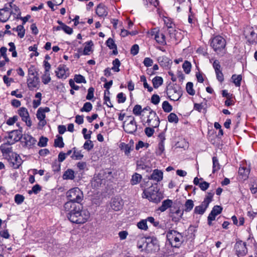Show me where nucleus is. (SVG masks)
Segmentation results:
<instances>
[{
  "instance_id": "obj_1",
  "label": "nucleus",
  "mask_w": 257,
  "mask_h": 257,
  "mask_svg": "<svg viewBox=\"0 0 257 257\" xmlns=\"http://www.w3.org/2000/svg\"><path fill=\"white\" fill-rule=\"evenodd\" d=\"M141 187L143 190V198L148 199L154 203H158L162 199V195L159 192L157 183L153 184L148 181L142 183Z\"/></svg>"
},
{
  "instance_id": "obj_2",
  "label": "nucleus",
  "mask_w": 257,
  "mask_h": 257,
  "mask_svg": "<svg viewBox=\"0 0 257 257\" xmlns=\"http://www.w3.org/2000/svg\"><path fill=\"white\" fill-rule=\"evenodd\" d=\"M210 46L218 55L222 56L226 53V41L220 36H216L211 39Z\"/></svg>"
},
{
  "instance_id": "obj_3",
  "label": "nucleus",
  "mask_w": 257,
  "mask_h": 257,
  "mask_svg": "<svg viewBox=\"0 0 257 257\" xmlns=\"http://www.w3.org/2000/svg\"><path fill=\"white\" fill-rule=\"evenodd\" d=\"M167 238L172 247H179L182 243V236L178 232L171 230L167 234Z\"/></svg>"
},
{
  "instance_id": "obj_4",
  "label": "nucleus",
  "mask_w": 257,
  "mask_h": 257,
  "mask_svg": "<svg viewBox=\"0 0 257 257\" xmlns=\"http://www.w3.org/2000/svg\"><path fill=\"white\" fill-rule=\"evenodd\" d=\"M66 195L68 199L74 203H79L83 199V192L78 187H75L70 189L67 192Z\"/></svg>"
},
{
  "instance_id": "obj_5",
  "label": "nucleus",
  "mask_w": 257,
  "mask_h": 257,
  "mask_svg": "<svg viewBox=\"0 0 257 257\" xmlns=\"http://www.w3.org/2000/svg\"><path fill=\"white\" fill-rule=\"evenodd\" d=\"M113 178L112 173L109 169L100 171L98 176L95 178L92 184L95 187H98L102 184L103 180H111Z\"/></svg>"
},
{
  "instance_id": "obj_6",
  "label": "nucleus",
  "mask_w": 257,
  "mask_h": 257,
  "mask_svg": "<svg viewBox=\"0 0 257 257\" xmlns=\"http://www.w3.org/2000/svg\"><path fill=\"white\" fill-rule=\"evenodd\" d=\"M180 206L179 203H174L170 209L169 215L174 222L178 221L183 214V210L180 208Z\"/></svg>"
},
{
  "instance_id": "obj_7",
  "label": "nucleus",
  "mask_w": 257,
  "mask_h": 257,
  "mask_svg": "<svg viewBox=\"0 0 257 257\" xmlns=\"http://www.w3.org/2000/svg\"><path fill=\"white\" fill-rule=\"evenodd\" d=\"M22 132V127H20V130H13L10 132L8 137L5 138L6 139H7V144L9 145H12L19 141L23 137Z\"/></svg>"
},
{
  "instance_id": "obj_8",
  "label": "nucleus",
  "mask_w": 257,
  "mask_h": 257,
  "mask_svg": "<svg viewBox=\"0 0 257 257\" xmlns=\"http://www.w3.org/2000/svg\"><path fill=\"white\" fill-rule=\"evenodd\" d=\"M6 159L9 162L11 167L15 169H18L22 163V160L20 156L15 153L9 155L8 157H6Z\"/></svg>"
},
{
  "instance_id": "obj_9",
  "label": "nucleus",
  "mask_w": 257,
  "mask_h": 257,
  "mask_svg": "<svg viewBox=\"0 0 257 257\" xmlns=\"http://www.w3.org/2000/svg\"><path fill=\"white\" fill-rule=\"evenodd\" d=\"M234 249L238 257H243L247 253L246 243L241 240H238L235 244Z\"/></svg>"
},
{
  "instance_id": "obj_10",
  "label": "nucleus",
  "mask_w": 257,
  "mask_h": 257,
  "mask_svg": "<svg viewBox=\"0 0 257 257\" xmlns=\"http://www.w3.org/2000/svg\"><path fill=\"white\" fill-rule=\"evenodd\" d=\"M166 93L171 100L177 101L181 96V91L178 88L172 86L167 88Z\"/></svg>"
},
{
  "instance_id": "obj_11",
  "label": "nucleus",
  "mask_w": 257,
  "mask_h": 257,
  "mask_svg": "<svg viewBox=\"0 0 257 257\" xmlns=\"http://www.w3.org/2000/svg\"><path fill=\"white\" fill-rule=\"evenodd\" d=\"M147 117L146 123L148 125L152 127H158L159 126L160 119L155 111L150 110Z\"/></svg>"
},
{
  "instance_id": "obj_12",
  "label": "nucleus",
  "mask_w": 257,
  "mask_h": 257,
  "mask_svg": "<svg viewBox=\"0 0 257 257\" xmlns=\"http://www.w3.org/2000/svg\"><path fill=\"white\" fill-rule=\"evenodd\" d=\"M243 34L249 44H253L257 41V34L254 32L252 27H246L244 29Z\"/></svg>"
},
{
  "instance_id": "obj_13",
  "label": "nucleus",
  "mask_w": 257,
  "mask_h": 257,
  "mask_svg": "<svg viewBox=\"0 0 257 257\" xmlns=\"http://www.w3.org/2000/svg\"><path fill=\"white\" fill-rule=\"evenodd\" d=\"M147 240L148 241L146 240V245L145 248L147 252H152L159 249L158 241L156 238H148Z\"/></svg>"
},
{
  "instance_id": "obj_14",
  "label": "nucleus",
  "mask_w": 257,
  "mask_h": 257,
  "mask_svg": "<svg viewBox=\"0 0 257 257\" xmlns=\"http://www.w3.org/2000/svg\"><path fill=\"white\" fill-rule=\"evenodd\" d=\"M10 7L9 5L6 4L3 9H0V22L6 23L10 19L11 16Z\"/></svg>"
},
{
  "instance_id": "obj_15",
  "label": "nucleus",
  "mask_w": 257,
  "mask_h": 257,
  "mask_svg": "<svg viewBox=\"0 0 257 257\" xmlns=\"http://www.w3.org/2000/svg\"><path fill=\"white\" fill-rule=\"evenodd\" d=\"M128 117L131 118V120H130V122L127 123L125 125L123 124V127L124 131L126 133L132 134L137 131L138 125L134 117L130 116Z\"/></svg>"
},
{
  "instance_id": "obj_16",
  "label": "nucleus",
  "mask_w": 257,
  "mask_h": 257,
  "mask_svg": "<svg viewBox=\"0 0 257 257\" xmlns=\"http://www.w3.org/2000/svg\"><path fill=\"white\" fill-rule=\"evenodd\" d=\"M18 113L22 117L23 121H25L26 125L28 126L32 125V121L30 118V116L28 110L25 107H21L18 110Z\"/></svg>"
},
{
  "instance_id": "obj_17",
  "label": "nucleus",
  "mask_w": 257,
  "mask_h": 257,
  "mask_svg": "<svg viewBox=\"0 0 257 257\" xmlns=\"http://www.w3.org/2000/svg\"><path fill=\"white\" fill-rule=\"evenodd\" d=\"M79 212L80 215H79L78 218L76 219V220H77L78 224H83L86 222L90 217V213L89 211L86 209H82L81 206L80 205Z\"/></svg>"
},
{
  "instance_id": "obj_18",
  "label": "nucleus",
  "mask_w": 257,
  "mask_h": 257,
  "mask_svg": "<svg viewBox=\"0 0 257 257\" xmlns=\"http://www.w3.org/2000/svg\"><path fill=\"white\" fill-rule=\"evenodd\" d=\"M123 206V200L120 197L116 196L112 199L110 204L111 208L114 211H119Z\"/></svg>"
},
{
  "instance_id": "obj_19",
  "label": "nucleus",
  "mask_w": 257,
  "mask_h": 257,
  "mask_svg": "<svg viewBox=\"0 0 257 257\" xmlns=\"http://www.w3.org/2000/svg\"><path fill=\"white\" fill-rule=\"evenodd\" d=\"M80 205H78V207L75 209L70 211V212H68L67 214V217L68 219L72 222L78 224L77 220L76 219L78 218L79 215H80L79 211Z\"/></svg>"
},
{
  "instance_id": "obj_20",
  "label": "nucleus",
  "mask_w": 257,
  "mask_h": 257,
  "mask_svg": "<svg viewBox=\"0 0 257 257\" xmlns=\"http://www.w3.org/2000/svg\"><path fill=\"white\" fill-rule=\"evenodd\" d=\"M163 178V172L158 169H155L152 174L149 177V180H152L156 182V183L161 181Z\"/></svg>"
},
{
  "instance_id": "obj_21",
  "label": "nucleus",
  "mask_w": 257,
  "mask_h": 257,
  "mask_svg": "<svg viewBox=\"0 0 257 257\" xmlns=\"http://www.w3.org/2000/svg\"><path fill=\"white\" fill-rule=\"evenodd\" d=\"M39 78L37 76L28 77L27 79L28 87L30 90H33L39 85Z\"/></svg>"
},
{
  "instance_id": "obj_22",
  "label": "nucleus",
  "mask_w": 257,
  "mask_h": 257,
  "mask_svg": "<svg viewBox=\"0 0 257 257\" xmlns=\"http://www.w3.org/2000/svg\"><path fill=\"white\" fill-rule=\"evenodd\" d=\"M22 139H23L22 142L24 143L25 146L28 148L33 146L36 142V140L33 137L28 134H24Z\"/></svg>"
},
{
  "instance_id": "obj_23",
  "label": "nucleus",
  "mask_w": 257,
  "mask_h": 257,
  "mask_svg": "<svg viewBox=\"0 0 257 257\" xmlns=\"http://www.w3.org/2000/svg\"><path fill=\"white\" fill-rule=\"evenodd\" d=\"M250 170L244 167H240L238 170L239 178L241 181L246 180L248 177Z\"/></svg>"
},
{
  "instance_id": "obj_24",
  "label": "nucleus",
  "mask_w": 257,
  "mask_h": 257,
  "mask_svg": "<svg viewBox=\"0 0 257 257\" xmlns=\"http://www.w3.org/2000/svg\"><path fill=\"white\" fill-rule=\"evenodd\" d=\"M200 180L202 181V178L198 179L197 177L194 178V184L198 185L202 191L206 190L209 187L210 184L206 181L199 182Z\"/></svg>"
},
{
  "instance_id": "obj_25",
  "label": "nucleus",
  "mask_w": 257,
  "mask_h": 257,
  "mask_svg": "<svg viewBox=\"0 0 257 257\" xmlns=\"http://www.w3.org/2000/svg\"><path fill=\"white\" fill-rule=\"evenodd\" d=\"M173 201L171 200L168 199L165 200L162 202L161 206L159 207L158 210L162 212H164L168 208L171 209V207L173 206Z\"/></svg>"
},
{
  "instance_id": "obj_26",
  "label": "nucleus",
  "mask_w": 257,
  "mask_h": 257,
  "mask_svg": "<svg viewBox=\"0 0 257 257\" xmlns=\"http://www.w3.org/2000/svg\"><path fill=\"white\" fill-rule=\"evenodd\" d=\"M66 69L67 68L65 65H60L57 68V71H56L57 76L58 78L62 79H65L67 78V75L66 73Z\"/></svg>"
},
{
  "instance_id": "obj_27",
  "label": "nucleus",
  "mask_w": 257,
  "mask_h": 257,
  "mask_svg": "<svg viewBox=\"0 0 257 257\" xmlns=\"http://www.w3.org/2000/svg\"><path fill=\"white\" fill-rule=\"evenodd\" d=\"M96 13L99 17H105L107 15V8L103 5L99 4L96 9Z\"/></svg>"
},
{
  "instance_id": "obj_28",
  "label": "nucleus",
  "mask_w": 257,
  "mask_h": 257,
  "mask_svg": "<svg viewBox=\"0 0 257 257\" xmlns=\"http://www.w3.org/2000/svg\"><path fill=\"white\" fill-rule=\"evenodd\" d=\"M7 145H9L7 144L6 142L4 144H2L0 147L1 150L5 158L6 157H8L9 155H11V154L14 153L12 151V147H7Z\"/></svg>"
},
{
  "instance_id": "obj_29",
  "label": "nucleus",
  "mask_w": 257,
  "mask_h": 257,
  "mask_svg": "<svg viewBox=\"0 0 257 257\" xmlns=\"http://www.w3.org/2000/svg\"><path fill=\"white\" fill-rule=\"evenodd\" d=\"M86 43L87 45L85 46L84 49L83 50L79 49L78 50V52L82 53L81 54H83V55H89L90 52L92 51L91 46L93 45V43L90 41Z\"/></svg>"
},
{
  "instance_id": "obj_30",
  "label": "nucleus",
  "mask_w": 257,
  "mask_h": 257,
  "mask_svg": "<svg viewBox=\"0 0 257 257\" xmlns=\"http://www.w3.org/2000/svg\"><path fill=\"white\" fill-rule=\"evenodd\" d=\"M142 179V176L141 174L135 173L132 176L130 180V183L132 185H135L139 184Z\"/></svg>"
},
{
  "instance_id": "obj_31",
  "label": "nucleus",
  "mask_w": 257,
  "mask_h": 257,
  "mask_svg": "<svg viewBox=\"0 0 257 257\" xmlns=\"http://www.w3.org/2000/svg\"><path fill=\"white\" fill-rule=\"evenodd\" d=\"M78 207V205H76L74 202L69 200L64 205V209L66 211L70 212L72 210L75 209Z\"/></svg>"
},
{
  "instance_id": "obj_32",
  "label": "nucleus",
  "mask_w": 257,
  "mask_h": 257,
  "mask_svg": "<svg viewBox=\"0 0 257 257\" xmlns=\"http://www.w3.org/2000/svg\"><path fill=\"white\" fill-rule=\"evenodd\" d=\"M6 4L11 6L10 13L11 15H16L17 16H20L21 12L18 7L16 5L13 4L12 2H10Z\"/></svg>"
},
{
  "instance_id": "obj_33",
  "label": "nucleus",
  "mask_w": 257,
  "mask_h": 257,
  "mask_svg": "<svg viewBox=\"0 0 257 257\" xmlns=\"http://www.w3.org/2000/svg\"><path fill=\"white\" fill-rule=\"evenodd\" d=\"M74 178V172L70 169H67L63 175V179L64 180H73Z\"/></svg>"
},
{
  "instance_id": "obj_34",
  "label": "nucleus",
  "mask_w": 257,
  "mask_h": 257,
  "mask_svg": "<svg viewBox=\"0 0 257 257\" xmlns=\"http://www.w3.org/2000/svg\"><path fill=\"white\" fill-rule=\"evenodd\" d=\"M208 206V205H206V204L202 202L200 205L197 206L195 208L194 212L197 214L202 215L205 212Z\"/></svg>"
},
{
  "instance_id": "obj_35",
  "label": "nucleus",
  "mask_w": 257,
  "mask_h": 257,
  "mask_svg": "<svg viewBox=\"0 0 257 257\" xmlns=\"http://www.w3.org/2000/svg\"><path fill=\"white\" fill-rule=\"evenodd\" d=\"M163 82V79L160 76H156L152 80L153 86L155 88H158L162 85Z\"/></svg>"
},
{
  "instance_id": "obj_36",
  "label": "nucleus",
  "mask_w": 257,
  "mask_h": 257,
  "mask_svg": "<svg viewBox=\"0 0 257 257\" xmlns=\"http://www.w3.org/2000/svg\"><path fill=\"white\" fill-rule=\"evenodd\" d=\"M231 79L236 87L240 86L242 80V76L241 75L233 74L231 77Z\"/></svg>"
},
{
  "instance_id": "obj_37",
  "label": "nucleus",
  "mask_w": 257,
  "mask_h": 257,
  "mask_svg": "<svg viewBox=\"0 0 257 257\" xmlns=\"http://www.w3.org/2000/svg\"><path fill=\"white\" fill-rule=\"evenodd\" d=\"M154 39L156 42L161 45H165L166 44L165 40V36L163 33H159Z\"/></svg>"
},
{
  "instance_id": "obj_38",
  "label": "nucleus",
  "mask_w": 257,
  "mask_h": 257,
  "mask_svg": "<svg viewBox=\"0 0 257 257\" xmlns=\"http://www.w3.org/2000/svg\"><path fill=\"white\" fill-rule=\"evenodd\" d=\"M73 153L71 156V158L74 160H81L83 157V155L81 154L80 151H77L75 148H73Z\"/></svg>"
},
{
  "instance_id": "obj_39",
  "label": "nucleus",
  "mask_w": 257,
  "mask_h": 257,
  "mask_svg": "<svg viewBox=\"0 0 257 257\" xmlns=\"http://www.w3.org/2000/svg\"><path fill=\"white\" fill-rule=\"evenodd\" d=\"M121 150H123L125 155L128 156L131 150H132V147L131 145L123 143L121 144Z\"/></svg>"
},
{
  "instance_id": "obj_40",
  "label": "nucleus",
  "mask_w": 257,
  "mask_h": 257,
  "mask_svg": "<svg viewBox=\"0 0 257 257\" xmlns=\"http://www.w3.org/2000/svg\"><path fill=\"white\" fill-rule=\"evenodd\" d=\"M13 30L16 31L18 32V35L21 38H22L24 37L25 30L24 28L23 25H19L16 28H14Z\"/></svg>"
},
{
  "instance_id": "obj_41",
  "label": "nucleus",
  "mask_w": 257,
  "mask_h": 257,
  "mask_svg": "<svg viewBox=\"0 0 257 257\" xmlns=\"http://www.w3.org/2000/svg\"><path fill=\"white\" fill-rule=\"evenodd\" d=\"M182 67H183V69L184 72L186 74H188L191 71V67H192L191 63L188 61H185L182 65Z\"/></svg>"
},
{
  "instance_id": "obj_42",
  "label": "nucleus",
  "mask_w": 257,
  "mask_h": 257,
  "mask_svg": "<svg viewBox=\"0 0 257 257\" xmlns=\"http://www.w3.org/2000/svg\"><path fill=\"white\" fill-rule=\"evenodd\" d=\"M213 161V173H215L220 169V165L218 162V160L216 157H213L212 158Z\"/></svg>"
},
{
  "instance_id": "obj_43",
  "label": "nucleus",
  "mask_w": 257,
  "mask_h": 257,
  "mask_svg": "<svg viewBox=\"0 0 257 257\" xmlns=\"http://www.w3.org/2000/svg\"><path fill=\"white\" fill-rule=\"evenodd\" d=\"M54 146L55 147L63 148L64 144L63 142V138L61 136H58L54 141Z\"/></svg>"
},
{
  "instance_id": "obj_44",
  "label": "nucleus",
  "mask_w": 257,
  "mask_h": 257,
  "mask_svg": "<svg viewBox=\"0 0 257 257\" xmlns=\"http://www.w3.org/2000/svg\"><path fill=\"white\" fill-rule=\"evenodd\" d=\"M148 221L147 218L146 219H143L138 223L137 226L139 228L144 230H147L148 227L147 224Z\"/></svg>"
},
{
  "instance_id": "obj_45",
  "label": "nucleus",
  "mask_w": 257,
  "mask_h": 257,
  "mask_svg": "<svg viewBox=\"0 0 257 257\" xmlns=\"http://www.w3.org/2000/svg\"><path fill=\"white\" fill-rule=\"evenodd\" d=\"M162 108L166 112H170L172 110V105L167 101L163 102Z\"/></svg>"
},
{
  "instance_id": "obj_46",
  "label": "nucleus",
  "mask_w": 257,
  "mask_h": 257,
  "mask_svg": "<svg viewBox=\"0 0 257 257\" xmlns=\"http://www.w3.org/2000/svg\"><path fill=\"white\" fill-rule=\"evenodd\" d=\"M112 64L113 67L111 68V69L115 72H119L120 70L119 67L120 65V62L118 59L116 58L115 60H114L112 62Z\"/></svg>"
},
{
  "instance_id": "obj_47",
  "label": "nucleus",
  "mask_w": 257,
  "mask_h": 257,
  "mask_svg": "<svg viewBox=\"0 0 257 257\" xmlns=\"http://www.w3.org/2000/svg\"><path fill=\"white\" fill-rule=\"evenodd\" d=\"M193 208V201L192 200H188L186 202L183 211L189 212Z\"/></svg>"
},
{
  "instance_id": "obj_48",
  "label": "nucleus",
  "mask_w": 257,
  "mask_h": 257,
  "mask_svg": "<svg viewBox=\"0 0 257 257\" xmlns=\"http://www.w3.org/2000/svg\"><path fill=\"white\" fill-rule=\"evenodd\" d=\"M168 120L170 122L177 123L179 121V118L175 113H171L168 116Z\"/></svg>"
},
{
  "instance_id": "obj_49",
  "label": "nucleus",
  "mask_w": 257,
  "mask_h": 257,
  "mask_svg": "<svg viewBox=\"0 0 257 257\" xmlns=\"http://www.w3.org/2000/svg\"><path fill=\"white\" fill-rule=\"evenodd\" d=\"M92 109V104L89 102H85L83 106L81 108L80 110L82 112L85 111V112H89L91 111Z\"/></svg>"
},
{
  "instance_id": "obj_50",
  "label": "nucleus",
  "mask_w": 257,
  "mask_h": 257,
  "mask_svg": "<svg viewBox=\"0 0 257 257\" xmlns=\"http://www.w3.org/2000/svg\"><path fill=\"white\" fill-rule=\"evenodd\" d=\"M94 145L91 140L86 141L83 145V148L88 151H90L93 148Z\"/></svg>"
},
{
  "instance_id": "obj_51",
  "label": "nucleus",
  "mask_w": 257,
  "mask_h": 257,
  "mask_svg": "<svg viewBox=\"0 0 257 257\" xmlns=\"http://www.w3.org/2000/svg\"><path fill=\"white\" fill-rule=\"evenodd\" d=\"M42 80L44 84H48L51 81L49 72H44V74L42 77Z\"/></svg>"
},
{
  "instance_id": "obj_52",
  "label": "nucleus",
  "mask_w": 257,
  "mask_h": 257,
  "mask_svg": "<svg viewBox=\"0 0 257 257\" xmlns=\"http://www.w3.org/2000/svg\"><path fill=\"white\" fill-rule=\"evenodd\" d=\"M142 111V106L139 104L136 105L133 110V113L137 116L141 115Z\"/></svg>"
},
{
  "instance_id": "obj_53",
  "label": "nucleus",
  "mask_w": 257,
  "mask_h": 257,
  "mask_svg": "<svg viewBox=\"0 0 257 257\" xmlns=\"http://www.w3.org/2000/svg\"><path fill=\"white\" fill-rule=\"evenodd\" d=\"M147 220L148 222L152 223L154 226L156 227L160 228L161 225L160 224V222L158 221H156L153 217L150 216L147 218Z\"/></svg>"
},
{
  "instance_id": "obj_54",
  "label": "nucleus",
  "mask_w": 257,
  "mask_h": 257,
  "mask_svg": "<svg viewBox=\"0 0 257 257\" xmlns=\"http://www.w3.org/2000/svg\"><path fill=\"white\" fill-rule=\"evenodd\" d=\"M222 210V207L220 206L216 205L213 207L212 208V210H211V213H214V214L216 215V216L219 214H220Z\"/></svg>"
},
{
  "instance_id": "obj_55",
  "label": "nucleus",
  "mask_w": 257,
  "mask_h": 257,
  "mask_svg": "<svg viewBox=\"0 0 257 257\" xmlns=\"http://www.w3.org/2000/svg\"><path fill=\"white\" fill-rule=\"evenodd\" d=\"M106 45L110 49H112L117 47L114 40L111 38H108L106 41Z\"/></svg>"
},
{
  "instance_id": "obj_56",
  "label": "nucleus",
  "mask_w": 257,
  "mask_h": 257,
  "mask_svg": "<svg viewBox=\"0 0 257 257\" xmlns=\"http://www.w3.org/2000/svg\"><path fill=\"white\" fill-rule=\"evenodd\" d=\"M74 81L76 83H84L86 82L85 77L81 75H76L74 78Z\"/></svg>"
},
{
  "instance_id": "obj_57",
  "label": "nucleus",
  "mask_w": 257,
  "mask_h": 257,
  "mask_svg": "<svg viewBox=\"0 0 257 257\" xmlns=\"http://www.w3.org/2000/svg\"><path fill=\"white\" fill-rule=\"evenodd\" d=\"M214 194L213 193L209 192L207 194V195L204 199L203 201L206 205H209L210 202L212 201V198L213 197Z\"/></svg>"
},
{
  "instance_id": "obj_58",
  "label": "nucleus",
  "mask_w": 257,
  "mask_h": 257,
  "mask_svg": "<svg viewBox=\"0 0 257 257\" xmlns=\"http://www.w3.org/2000/svg\"><path fill=\"white\" fill-rule=\"evenodd\" d=\"M48 139L44 137H41L38 142V146L40 147H44L46 146Z\"/></svg>"
},
{
  "instance_id": "obj_59",
  "label": "nucleus",
  "mask_w": 257,
  "mask_h": 257,
  "mask_svg": "<svg viewBox=\"0 0 257 257\" xmlns=\"http://www.w3.org/2000/svg\"><path fill=\"white\" fill-rule=\"evenodd\" d=\"M41 190V186L38 184H36L32 187V189L31 190L29 191L28 193L30 194H32V193H34V194H37Z\"/></svg>"
},
{
  "instance_id": "obj_60",
  "label": "nucleus",
  "mask_w": 257,
  "mask_h": 257,
  "mask_svg": "<svg viewBox=\"0 0 257 257\" xmlns=\"http://www.w3.org/2000/svg\"><path fill=\"white\" fill-rule=\"evenodd\" d=\"M146 239L142 238L137 242V246L139 249H142L141 251L144 250L143 247H146Z\"/></svg>"
},
{
  "instance_id": "obj_61",
  "label": "nucleus",
  "mask_w": 257,
  "mask_h": 257,
  "mask_svg": "<svg viewBox=\"0 0 257 257\" xmlns=\"http://www.w3.org/2000/svg\"><path fill=\"white\" fill-rule=\"evenodd\" d=\"M94 88L92 87L89 88L88 89V93L86 97V99L91 100L94 97Z\"/></svg>"
},
{
  "instance_id": "obj_62",
  "label": "nucleus",
  "mask_w": 257,
  "mask_h": 257,
  "mask_svg": "<svg viewBox=\"0 0 257 257\" xmlns=\"http://www.w3.org/2000/svg\"><path fill=\"white\" fill-rule=\"evenodd\" d=\"M154 128V127H152L151 126L147 127L146 128H145V134L148 137H151L153 135V134L155 132Z\"/></svg>"
},
{
  "instance_id": "obj_63",
  "label": "nucleus",
  "mask_w": 257,
  "mask_h": 257,
  "mask_svg": "<svg viewBox=\"0 0 257 257\" xmlns=\"http://www.w3.org/2000/svg\"><path fill=\"white\" fill-rule=\"evenodd\" d=\"M160 101V98L157 94H153L151 97V102L154 104H158Z\"/></svg>"
},
{
  "instance_id": "obj_64",
  "label": "nucleus",
  "mask_w": 257,
  "mask_h": 257,
  "mask_svg": "<svg viewBox=\"0 0 257 257\" xmlns=\"http://www.w3.org/2000/svg\"><path fill=\"white\" fill-rule=\"evenodd\" d=\"M24 200V197L20 194H16L15 196V201L18 204H21Z\"/></svg>"
}]
</instances>
